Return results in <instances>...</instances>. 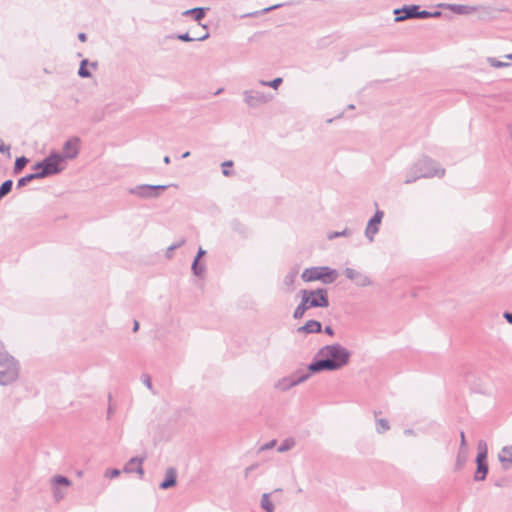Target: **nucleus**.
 Listing matches in <instances>:
<instances>
[{
	"mask_svg": "<svg viewBox=\"0 0 512 512\" xmlns=\"http://www.w3.org/2000/svg\"><path fill=\"white\" fill-rule=\"evenodd\" d=\"M350 356V351L338 343L325 345L318 350L307 370L310 373L336 371L349 363Z\"/></svg>",
	"mask_w": 512,
	"mask_h": 512,
	"instance_id": "nucleus-1",
	"label": "nucleus"
},
{
	"mask_svg": "<svg viewBox=\"0 0 512 512\" xmlns=\"http://www.w3.org/2000/svg\"><path fill=\"white\" fill-rule=\"evenodd\" d=\"M445 169L437 166V163L429 158L423 157L415 162L407 171L405 184H411L421 178L443 177Z\"/></svg>",
	"mask_w": 512,
	"mask_h": 512,
	"instance_id": "nucleus-2",
	"label": "nucleus"
},
{
	"mask_svg": "<svg viewBox=\"0 0 512 512\" xmlns=\"http://www.w3.org/2000/svg\"><path fill=\"white\" fill-rule=\"evenodd\" d=\"M20 374V364L0 341V385L7 386L15 383Z\"/></svg>",
	"mask_w": 512,
	"mask_h": 512,
	"instance_id": "nucleus-3",
	"label": "nucleus"
},
{
	"mask_svg": "<svg viewBox=\"0 0 512 512\" xmlns=\"http://www.w3.org/2000/svg\"><path fill=\"white\" fill-rule=\"evenodd\" d=\"M64 162L60 153L53 152L41 162L36 163L33 169L42 179L62 172L65 169Z\"/></svg>",
	"mask_w": 512,
	"mask_h": 512,
	"instance_id": "nucleus-4",
	"label": "nucleus"
},
{
	"mask_svg": "<svg viewBox=\"0 0 512 512\" xmlns=\"http://www.w3.org/2000/svg\"><path fill=\"white\" fill-rule=\"evenodd\" d=\"M338 276V271L329 266L306 268L301 274V278L304 282L320 281L325 285L334 283Z\"/></svg>",
	"mask_w": 512,
	"mask_h": 512,
	"instance_id": "nucleus-5",
	"label": "nucleus"
},
{
	"mask_svg": "<svg viewBox=\"0 0 512 512\" xmlns=\"http://www.w3.org/2000/svg\"><path fill=\"white\" fill-rule=\"evenodd\" d=\"M301 298L308 299V305L312 308H327L329 306L328 290L317 288L314 290L302 289L299 291Z\"/></svg>",
	"mask_w": 512,
	"mask_h": 512,
	"instance_id": "nucleus-6",
	"label": "nucleus"
},
{
	"mask_svg": "<svg viewBox=\"0 0 512 512\" xmlns=\"http://www.w3.org/2000/svg\"><path fill=\"white\" fill-rule=\"evenodd\" d=\"M311 374L312 373H310V371L307 369L306 371L299 369L296 372L292 373L291 375L283 377L282 379L278 380L275 387L281 391H287L292 387L308 380Z\"/></svg>",
	"mask_w": 512,
	"mask_h": 512,
	"instance_id": "nucleus-7",
	"label": "nucleus"
},
{
	"mask_svg": "<svg viewBox=\"0 0 512 512\" xmlns=\"http://www.w3.org/2000/svg\"><path fill=\"white\" fill-rule=\"evenodd\" d=\"M168 185H137L129 190V193L144 199L157 198L160 191L168 188Z\"/></svg>",
	"mask_w": 512,
	"mask_h": 512,
	"instance_id": "nucleus-8",
	"label": "nucleus"
},
{
	"mask_svg": "<svg viewBox=\"0 0 512 512\" xmlns=\"http://www.w3.org/2000/svg\"><path fill=\"white\" fill-rule=\"evenodd\" d=\"M423 10H420L419 5H404L401 8L394 10L395 21L402 22L407 19H424L422 17Z\"/></svg>",
	"mask_w": 512,
	"mask_h": 512,
	"instance_id": "nucleus-9",
	"label": "nucleus"
},
{
	"mask_svg": "<svg viewBox=\"0 0 512 512\" xmlns=\"http://www.w3.org/2000/svg\"><path fill=\"white\" fill-rule=\"evenodd\" d=\"M79 143L80 139L78 137H73L65 142L63 146V153L61 154L64 161L75 159L78 156Z\"/></svg>",
	"mask_w": 512,
	"mask_h": 512,
	"instance_id": "nucleus-10",
	"label": "nucleus"
},
{
	"mask_svg": "<svg viewBox=\"0 0 512 512\" xmlns=\"http://www.w3.org/2000/svg\"><path fill=\"white\" fill-rule=\"evenodd\" d=\"M384 213L380 210H377L374 216L368 221V224L365 229V236L369 239L370 242L374 240L375 234L379 231V225L381 224Z\"/></svg>",
	"mask_w": 512,
	"mask_h": 512,
	"instance_id": "nucleus-11",
	"label": "nucleus"
},
{
	"mask_svg": "<svg viewBox=\"0 0 512 512\" xmlns=\"http://www.w3.org/2000/svg\"><path fill=\"white\" fill-rule=\"evenodd\" d=\"M344 274L346 278L353 281L359 287H366L372 283L371 279L367 275L353 268H346L344 270Z\"/></svg>",
	"mask_w": 512,
	"mask_h": 512,
	"instance_id": "nucleus-12",
	"label": "nucleus"
},
{
	"mask_svg": "<svg viewBox=\"0 0 512 512\" xmlns=\"http://www.w3.org/2000/svg\"><path fill=\"white\" fill-rule=\"evenodd\" d=\"M475 462H476L477 468H476V471L474 474V480L475 481H483L486 479L488 471H489L487 459H484V457L482 455H480V456H476Z\"/></svg>",
	"mask_w": 512,
	"mask_h": 512,
	"instance_id": "nucleus-13",
	"label": "nucleus"
},
{
	"mask_svg": "<svg viewBox=\"0 0 512 512\" xmlns=\"http://www.w3.org/2000/svg\"><path fill=\"white\" fill-rule=\"evenodd\" d=\"M144 459L140 457L131 458L124 466L123 471L125 473L136 472L141 478L144 476V469L142 467Z\"/></svg>",
	"mask_w": 512,
	"mask_h": 512,
	"instance_id": "nucleus-14",
	"label": "nucleus"
},
{
	"mask_svg": "<svg viewBox=\"0 0 512 512\" xmlns=\"http://www.w3.org/2000/svg\"><path fill=\"white\" fill-rule=\"evenodd\" d=\"M438 7L451 10L452 12L458 15H467L475 11L474 7L461 4L441 3L438 5Z\"/></svg>",
	"mask_w": 512,
	"mask_h": 512,
	"instance_id": "nucleus-15",
	"label": "nucleus"
},
{
	"mask_svg": "<svg viewBox=\"0 0 512 512\" xmlns=\"http://www.w3.org/2000/svg\"><path fill=\"white\" fill-rule=\"evenodd\" d=\"M322 324L317 320H308L303 326L297 329L299 334L320 333Z\"/></svg>",
	"mask_w": 512,
	"mask_h": 512,
	"instance_id": "nucleus-16",
	"label": "nucleus"
},
{
	"mask_svg": "<svg viewBox=\"0 0 512 512\" xmlns=\"http://www.w3.org/2000/svg\"><path fill=\"white\" fill-rule=\"evenodd\" d=\"M177 471L175 468L170 467L166 470L165 479L160 483L161 489H168L176 485Z\"/></svg>",
	"mask_w": 512,
	"mask_h": 512,
	"instance_id": "nucleus-17",
	"label": "nucleus"
},
{
	"mask_svg": "<svg viewBox=\"0 0 512 512\" xmlns=\"http://www.w3.org/2000/svg\"><path fill=\"white\" fill-rule=\"evenodd\" d=\"M499 461L504 469H509L512 465V446H504L498 455Z\"/></svg>",
	"mask_w": 512,
	"mask_h": 512,
	"instance_id": "nucleus-18",
	"label": "nucleus"
},
{
	"mask_svg": "<svg viewBox=\"0 0 512 512\" xmlns=\"http://www.w3.org/2000/svg\"><path fill=\"white\" fill-rule=\"evenodd\" d=\"M207 10H208V8L196 7V8L185 10L182 13V15L183 16H191L195 21L200 22L204 18Z\"/></svg>",
	"mask_w": 512,
	"mask_h": 512,
	"instance_id": "nucleus-19",
	"label": "nucleus"
},
{
	"mask_svg": "<svg viewBox=\"0 0 512 512\" xmlns=\"http://www.w3.org/2000/svg\"><path fill=\"white\" fill-rule=\"evenodd\" d=\"M467 458H468V449L459 448L457 457H456V462H455V470L456 471L461 470L465 466Z\"/></svg>",
	"mask_w": 512,
	"mask_h": 512,
	"instance_id": "nucleus-20",
	"label": "nucleus"
},
{
	"mask_svg": "<svg viewBox=\"0 0 512 512\" xmlns=\"http://www.w3.org/2000/svg\"><path fill=\"white\" fill-rule=\"evenodd\" d=\"M191 271L194 276L203 277V275L206 272V265L204 263H201L200 259L194 258L191 265Z\"/></svg>",
	"mask_w": 512,
	"mask_h": 512,
	"instance_id": "nucleus-21",
	"label": "nucleus"
},
{
	"mask_svg": "<svg viewBox=\"0 0 512 512\" xmlns=\"http://www.w3.org/2000/svg\"><path fill=\"white\" fill-rule=\"evenodd\" d=\"M307 303H308L307 298H301V302L294 310V313H293L294 319H301L304 316L305 312L310 309V307Z\"/></svg>",
	"mask_w": 512,
	"mask_h": 512,
	"instance_id": "nucleus-22",
	"label": "nucleus"
},
{
	"mask_svg": "<svg viewBox=\"0 0 512 512\" xmlns=\"http://www.w3.org/2000/svg\"><path fill=\"white\" fill-rule=\"evenodd\" d=\"M261 507L266 512H274V504L270 500V493H264L261 497Z\"/></svg>",
	"mask_w": 512,
	"mask_h": 512,
	"instance_id": "nucleus-23",
	"label": "nucleus"
},
{
	"mask_svg": "<svg viewBox=\"0 0 512 512\" xmlns=\"http://www.w3.org/2000/svg\"><path fill=\"white\" fill-rule=\"evenodd\" d=\"M208 37H209L208 32H206L204 35L198 36V37H190L188 33H183V34L177 35V39L184 41V42L203 41V40H206Z\"/></svg>",
	"mask_w": 512,
	"mask_h": 512,
	"instance_id": "nucleus-24",
	"label": "nucleus"
},
{
	"mask_svg": "<svg viewBox=\"0 0 512 512\" xmlns=\"http://www.w3.org/2000/svg\"><path fill=\"white\" fill-rule=\"evenodd\" d=\"M297 274H298V270H296V269H293L289 273H287V275L284 277V280H283L284 285H286L289 288L293 287L296 277H297Z\"/></svg>",
	"mask_w": 512,
	"mask_h": 512,
	"instance_id": "nucleus-25",
	"label": "nucleus"
},
{
	"mask_svg": "<svg viewBox=\"0 0 512 512\" xmlns=\"http://www.w3.org/2000/svg\"><path fill=\"white\" fill-rule=\"evenodd\" d=\"M34 179H41L37 175V171L35 173L29 174V175H26V176L20 178L18 180V182H17V187L18 188L24 187V186H26L29 182H31Z\"/></svg>",
	"mask_w": 512,
	"mask_h": 512,
	"instance_id": "nucleus-26",
	"label": "nucleus"
},
{
	"mask_svg": "<svg viewBox=\"0 0 512 512\" xmlns=\"http://www.w3.org/2000/svg\"><path fill=\"white\" fill-rule=\"evenodd\" d=\"M51 483L53 486H57V485H61V486H70L71 485V481L65 477V476H62V475H56L54 476L52 479H51Z\"/></svg>",
	"mask_w": 512,
	"mask_h": 512,
	"instance_id": "nucleus-27",
	"label": "nucleus"
},
{
	"mask_svg": "<svg viewBox=\"0 0 512 512\" xmlns=\"http://www.w3.org/2000/svg\"><path fill=\"white\" fill-rule=\"evenodd\" d=\"M283 82V79L280 78V77H277L271 81H258L259 84H261L262 86H267V87H271L273 89H277Z\"/></svg>",
	"mask_w": 512,
	"mask_h": 512,
	"instance_id": "nucleus-28",
	"label": "nucleus"
},
{
	"mask_svg": "<svg viewBox=\"0 0 512 512\" xmlns=\"http://www.w3.org/2000/svg\"><path fill=\"white\" fill-rule=\"evenodd\" d=\"M88 64V60L84 59L80 63V67L78 70V75L82 78H88L91 76L90 71L86 68V65Z\"/></svg>",
	"mask_w": 512,
	"mask_h": 512,
	"instance_id": "nucleus-29",
	"label": "nucleus"
},
{
	"mask_svg": "<svg viewBox=\"0 0 512 512\" xmlns=\"http://www.w3.org/2000/svg\"><path fill=\"white\" fill-rule=\"evenodd\" d=\"M12 186H13L12 180H6V181H4L1 184V186H0V199L2 197H4L5 195H7L11 191Z\"/></svg>",
	"mask_w": 512,
	"mask_h": 512,
	"instance_id": "nucleus-30",
	"label": "nucleus"
},
{
	"mask_svg": "<svg viewBox=\"0 0 512 512\" xmlns=\"http://www.w3.org/2000/svg\"><path fill=\"white\" fill-rule=\"evenodd\" d=\"M295 442L293 439H285L280 446L277 448L278 452H286L294 446Z\"/></svg>",
	"mask_w": 512,
	"mask_h": 512,
	"instance_id": "nucleus-31",
	"label": "nucleus"
},
{
	"mask_svg": "<svg viewBox=\"0 0 512 512\" xmlns=\"http://www.w3.org/2000/svg\"><path fill=\"white\" fill-rule=\"evenodd\" d=\"M244 101L250 107L255 105V96L253 90H246L244 92Z\"/></svg>",
	"mask_w": 512,
	"mask_h": 512,
	"instance_id": "nucleus-32",
	"label": "nucleus"
},
{
	"mask_svg": "<svg viewBox=\"0 0 512 512\" xmlns=\"http://www.w3.org/2000/svg\"><path fill=\"white\" fill-rule=\"evenodd\" d=\"M477 449H478L477 456L482 455L484 457V459H487L488 448H487V443L484 440L478 441Z\"/></svg>",
	"mask_w": 512,
	"mask_h": 512,
	"instance_id": "nucleus-33",
	"label": "nucleus"
},
{
	"mask_svg": "<svg viewBox=\"0 0 512 512\" xmlns=\"http://www.w3.org/2000/svg\"><path fill=\"white\" fill-rule=\"evenodd\" d=\"M27 162H28V160L24 156L17 158L15 161V165H14L15 173H19L25 167Z\"/></svg>",
	"mask_w": 512,
	"mask_h": 512,
	"instance_id": "nucleus-34",
	"label": "nucleus"
},
{
	"mask_svg": "<svg viewBox=\"0 0 512 512\" xmlns=\"http://www.w3.org/2000/svg\"><path fill=\"white\" fill-rule=\"evenodd\" d=\"M389 429H390V425H389L388 420H386V419H379L377 421V428H376V430H377L378 433H384V432H386Z\"/></svg>",
	"mask_w": 512,
	"mask_h": 512,
	"instance_id": "nucleus-35",
	"label": "nucleus"
},
{
	"mask_svg": "<svg viewBox=\"0 0 512 512\" xmlns=\"http://www.w3.org/2000/svg\"><path fill=\"white\" fill-rule=\"evenodd\" d=\"M350 235H351V231L346 228V229H344L343 231H340V232H338V231L330 232L327 237H328L329 240H332V239H335L337 237H347V236H350Z\"/></svg>",
	"mask_w": 512,
	"mask_h": 512,
	"instance_id": "nucleus-36",
	"label": "nucleus"
},
{
	"mask_svg": "<svg viewBox=\"0 0 512 512\" xmlns=\"http://www.w3.org/2000/svg\"><path fill=\"white\" fill-rule=\"evenodd\" d=\"M487 61L494 68H503V67L510 66V63L499 61V60H497L496 58H493V57H489L487 59Z\"/></svg>",
	"mask_w": 512,
	"mask_h": 512,
	"instance_id": "nucleus-37",
	"label": "nucleus"
},
{
	"mask_svg": "<svg viewBox=\"0 0 512 512\" xmlns=\"http://www.w3.org/2000/svg\"><path fill=\"white\" fill-rule=\"evenodd\" d=\"M222 174L226 177H229L233 174L231 170H229L230 167L233 166V162L231 160L224 161L222 164Z\"/></svg>",
	"mask_w": 512,
	"mask_h": 512,
	"instance_id": "nucleus-38",
	"label": "nucleus"
},
{
	"mask_svg": "<svg viewBox=\"0 0 512 512\" xmlns=\"http://www.w3.org/2000/svg\"><path fill=\"white\" fill-rule=\"evenodd\" d=\"M184 244H185V239L183 238V239L179 240L178 242H176V243L172 244L171 246H169V247L167 248V252H166V256H167V258H171V257H172V252H173L175 249H177V248H179V247L183 246Z\"/></svg>",
	"mask_w": 512,
	"mask_h": 512,
	"instance_id": "nucleus-39",
	"label": "nucleus"
},
{
	"mask_svg": "<svg viewBox=\"0 0 512 512\" xmlns=\"http://www.w3.org/2000/svg\"><path fill=\"white\" fill-rule=\"evenodd\" d=\"M442 15V13L440 11H434V12H430V11H427V10H423V14H422V17L423 18H438Z\"/></svg>",
	"mask_w": 512,
	"mask_h": 512,
	"instance_id": "nucleus-40",
	"label": "nucleus"
},
{
	"mask_svg": "<svg viewBox=\"0 0 512 512\" xmlns=\"http://www.w3.org/2000/svg\"><path fill=\"white\" fill-rule=\"evenodd\" d=\"M119 469H107L104 473V476L107 478H116L120 475Z\"/></svg>",
	"mask_w": 512,
	"mask_h": 512,
	"instance_id": "nucleus-41",
	"label": "nucleus"
},
{
	"mask_svg": "<svg viewBox=\"0 0 512 512\" xmlns=\"http://www.w3.org/2000/svg\"><path fill=\"white\" fill-rule=\"evenodd\" d=\"M141 380H142V383L149 389L153 392V386H152V381H151V378L149 375L147 374H144L142 375L141 377Z\"/></svg>",
	"mask_w": 512,
	"mask_h": 512,
	"instance_id": "nucleus-42",
	"label": "nucleus"
},
{
	"mask_svg": "<svg viewBox=\"0 0 512 512\" xmlns=\"http://www.w3.org/2000/svg\"><path fill=\"white\" fill-rule=\"evenodd\" d=\"M53 496L56 501H60L65 497V493L56 486H53Z\"/></svg>",
	"mask_w": 512,
	"mask_h": 512,
	"instance_id": "nucleus-43",
	"label": "nucleus"
},
{
	"mask_svg": "<svg viewBox=\"0 0 512 512\" xmlns=\"http://www.w3.org/2000/svg\"><path fill=\"white\" fill-rule=\"evenodd\" d=\"M275 444H276V440H271V441H269L268 443H266V444L262 445L260 448H258V452H260V451H266V450H268V449H270V448L274 447V446H275Z\"/></svg>",
	"mask_w": 512,
	"mask_h": 512,
	"instance_id": "nucleus-44",
	"label": "nucleus"
},
{
	"mask_svg": "<svg viewBox=\"0 0 512 512\" xmlns=\"http://www.w3.org/2000/svg\"><path fill=\"white\" fill-rule=\"evenodd\" d=\"M459 448L468 449L465 434L463 431L460 432V446Z\"/></svg>",
	"mask_w": 512,
	"mask_h": 512,
	"instance_id": "nucleus-45",
	"label": "nucleus"
},
{
	"mask_svg": "<svg viewBox=\"0 0 512 512\" xmlns=\"http://www.w3.org/2000/svg\"><path fill=\"white\" fill-rule=\"evenodd\" d=\"M114 413H115V407L111 403H109L108 408H107V419H110Z\"/></svg>",
	"mask_w": 512,
	"mask_h": 512,
	"instance_id": "nucleus-46",
	"label": "nucleus"
},
{
	"mask_svg": "<svg viewBox=\"0 0 512 512\" xmlns=\"http://www.w3.org/2000/svg\"><path fill=\"white\" fill-rule=\"evenodd\" d=\"M205 254L206 251L202 247H199L195 258L201 259Z\"/></svg>",
	"mask_w": 512,
	"mask_h": 512,
	"instance_id": "nucleus-47",
	"label": "nucleus"
},
{
	"mask_svg": "<svg viewBox=\"0 0 512 512\" xmlns=\"http://www.w3.org/2000/svg\"><path fill=\"white\" fill-rule=\"evenodd\" d=\"M270 98L258 92V102H267Z\"/></svg>",
	"mask_w": 512,
	"mask_h": 512,
	"instance_id": "nucleus-48",
	"label": "nucleus"
},
{
	"mask_svg": "<svg viewBox=\"0 0 512 512\" xmlns=\"http://www.w3.org/2000/svg\"><path fill=\"white\" fill-rule=\"evenodd\" d=\"M324 332L329 335V336H333L334 335V329L331 327V326H326L324 328Z\"/></svg>",
	"mask_w": 512,
	"mask_h": 512,
	"instance_id": "nucleus-49",
	"label": "nucleus"
},
{
	"mask_svg": "<svg viewBox=\"0 0 512 512\" xmlns=\"http://www.w3.org/2000/svg\"><path fill=\"white\" fill-rule=\"evenodd\" d=\"M503 316L508 323L512 324V313L511 312H505Z\"/></svg>",
	"mask_w": 512,
	"mask_h": 512,
	"instance_id": "nucleus-50",
	"label": "nucleus"
},
{
	"mask_svg": "<svg viewBox=\"0 0 512 512\" xmlns=\"http://www.w3.org/2000/svg\"><path fill=\"white\" fill-rule=\"evenodd\" d=\"M281 5H274L272 7H266V8H263L259 13H262V14H265L267 13L268 11L272 10V9H275L277 7H280Z\"/></svg>",
	"mask_w": 512,
	"mask_h": 512,
	"instance_id": "nucleus-51",
	"label": "nucleus"
},
{
	"mask_svg": "<svg viewBox=\"0 0 512 512\" xmlns=\"http://www.w3.org/2000/svg\"><path fill=\"white\" fill-rule=\"evenodd\" d=\"M9 150V147L5 146L4 142L0 140V153H4Z\"/></svg>",
	"mask_w": 512,
	"mask_h": 512,
	"instance_id": "nucleus-52",
	"label": "nucleus"
},
{
	"mask_svg": "<svg viewBox=\"0 0 512 512\" xmlns=\"http://www.w3.org/2000/svg\"><path fill=\"white\" fill-rule=\"evenodd\" d=\"M78 38H79L80 41L84 42V41H86V34L85 33H80L78 35Z\"/></svg>",
	"mask_w": 512,
	"mask_h": 512,
	"instance_id": "nucleus-53",
	"label": "nucleus"
},
{
	"mask_svg": "<svg viewBox=\"0 0 512 512\" xmlns=\"http://www.w3.org/2000/svg\"><path fill=\"white\" fill-rule=\"evenodd\" d=\"M252 470H253V466H250V467L246 468V470H245V476L247 477V476H248V474H249Z\"/></svg>",
	"mask_w": 512,
	"mask_h": 512,
	"instance_id": "nucleus-54",
	"label": "nucleus"
},
{
	"mask_svg": "<svg viewBox=\"0 0 512 512\" xmlns=\"http://www.w3.org/2000/svg\"><path fill=\"white\" fill-rule=\"evenodd\" d=\"M163 161H164L165 164H169L170 163V157L169 156H165L163 158Z\"/></svg>",
	"mask_w": 512,
	"mask_h": 512,
	"instance_id": "nucleus-55",
	"label": "nucleus"
},
{
	"mask_svg": "<svg viewBox=\"0 0 512 512\" xmlns=\"http://www.w3.org/2000/svg\"><path fill=\"white\" fill-rule=\"evenodd\" d=\"M139 328V324L137 321L134 322V327H133V331L136 332Z\"/></svg>",
	"mask_w": 512,
	"mask_h": 512,
	"instance_id": "nucleus-56",
	"label": "nucleus"
},
{
	"mask_svg": "<svg viewBox=\"0 0 512 512\" xmlns=\"http://www.w3.org/2000/svg\"><path fill=\"white\" fill-rule=\"evenodd\" d=\"M189 155H190V152L187 151V152L182 154V158H187Z\"/></svg>",
	"mask_w": 512,
	"mask_h": 512,
	"instance_id": "nucleus-57",
	"label": "nucleus"
},
{
	"mask_svg": "<svg viewBox=\"0 0 512 512\" xmlns=\"http://www.w3.org/2000/svg\"><path fill=\"white\" fill-rule=\"evenodd\" d=\"M404 433L410 435V434H413V430L407 429L404 431Z\"/></svg>",
	"mask_w": 512,
	"mask_h": 512,
	"instance_id": "nucleus-58",
	"label": "nucleus"
},
{
	"mask_svg": "<svg viewBox=\"0 0 512 512\" xmlns=\"http://www.w3.org/2000/svg\"><path fill=\"white\" fill-rule=\"evenodd\" d=\"M505 58H507V59H511V60H512V54H507V55H505Z\"/></svg>",
	"mask_w": 512,
	"mask_h": 512,
	"instance_id": "nucleus-59",
	"label": "nucleus"
},
{
	"mask_svg": "<svg viewBox=\"0 0 512 512\" xmlns=\"http://www.w3.org/2000/svg\"><path fill=\"white\" fill-rule=\"evenodd\" d=\"M222 90H223V89H219V90H217L215 94H216V95L220 94V93L222 92Z\"/></svg>",
	"mask_w": 512,
	"mask_h": 512,
	"instance_id": "nucleus-60",
	"label": "nucleus"
},
{
	"mask_svg": "<svg viewBox=\"0 0 512 512\" xmlns=\"http://www.w3.org/2000/svg\"><path fill=\"white\" fill-rule=\"evenodd\" d=\"M77 474L78 476H82V471H79Z\"/></svg>",
	"mask_w": 512,
	"mask_h": 512,
	"instance_id": "nucleus-61",
	"label": "nucleus"
}]
</instances>
